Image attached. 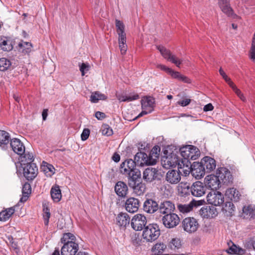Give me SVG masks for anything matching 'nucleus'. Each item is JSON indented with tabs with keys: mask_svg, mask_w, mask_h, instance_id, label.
Masks as SVG:
<instances>
[{
	"mask_svg": "<svg viewBox=\"0 0 255 255\" xmlns=\"http://www.w3.org/2000/svg\"><path fill=\"white\" fill-rule=\"evenodd\" d=\"M146 217L141 214L134 215L131 220V226L135 231H141L146 224Z\"/></svg>",
	"mask_w": 255,
	"mask_h": 255,
	"instance_id": "0eeeda50",
	"label": "nucleus"
},
{
	"mask_svg": "<svg viewBox=\"0 0 255 255\" xmlns=\"http://www.w3.org/2000/svg\"><path fill=\"white\" fill-rule=\"evenodd\" d=\"M162 221L165 227L172 228L179 224L180 219L177 214L171 213L164 216L162 217Z\"/></svg>",
	"mask_w": 255,
	"mask_h": 255,
	"instance_id": "6e6552de",
	"label": "nucleus"
},
{
	"mask_svg": "<svg viewBox=\"0 0 255 255\" xmlns=\"http://www.w3.org/2000/svg\"><path fill=\"white\" fill-rule=\"evenodd\" d=\"M158 208V204L154 198H146L143 203V210L147 213L153 214Z\"/></svg>",
	"mask_w": 255,
	"mask_h": 255,
	"instance_id": "1a4fd4ad",
	"label": "nucleus"
},
{
	"mask_svg": "<svg viewBox=\"0 0 255 255\" xmlns=\"http://www.w3.org/2000/svg\"><path fill=\"white\" fill-rule=\"evenodd\" d=\"M116 221L117 224L119 226L125 227L127 225H129L130 217L127 213L121 212L118 215Z\"/></svg>",
	"mask_w": 255,
	"mask_h": 255,
	"instance_id": "b1692460",
	"label": "nucleus"
},
{
	"mask_svg": "<svg viewBox=\"0 0 255 255\" xmlns=\"http://www.w3.org/2000/svg\"><path fill=\"white\" fill-rule=\"evenodd\" d=\"M191 163L189 162V164H186L184 167L182 166V169H180L181 172H183L185 176L189 175L190 172H191ZM179 171H180V170Z\"/></svg>",
	"mask_w": 255,
	"mask_h": 255,
	"instance_id": "13d9d810",
	"label": "nucleus"
},
{
	"mask_svg": "<svg viewBox=\"0 0 255 255\" xmlns=\"http://www.w3.org/2000/svg\"><path fill=\"white\" fill-rule=\"evenodd\" d=\"M218 4L224 13L229 16L233 15V10L230 6V0H219Z\"/></svg>",
	"mask_w": 255,
	"mask_h": 255,
	"instance_id": "bb28decb",
	"label": "nucleus"
},
{
	"mask_svg": "<svg viewBox=\"0 0 255 255\" xmlns=\"http://www.w3.org/2000/svg\"><path fill=\"white\" fill-rule=\"evenodd\" d=\"M31 186L29 183H25L22 187V194L28 195L31 193Z\"/></svg>",
	"mask_w": 255,
	"mask_h": 255,
	"instance_id": "bf43d9fd",
	"label": "nucleus"
},
{
	"mask_svg": "<svg viewBox=\"0 0 255 255\" xmlns=\"http://www.w3.org/2000/svg\"><path fill=\"white\" fill-rule=\"evenodd\" d=\"M206 170L201 163L194 164L191 168V173L196 178L200 179L203 177Z\"/></svg>",
	"mask_w": 255,
	"mask_h": 255,
	"instance_id": "4be33fe9",
	"label": "nucleus"
},
{
	"mask_svg": "<svg viewBox=\"0 0 255 255\" xmlns=\"http://www.w3.org/2000/svg\"><path fill=\"white\" fill-rule=\"evenodd\" d=\"M23 168V176L27 180H32L38 173V168L35 163L21 165Z\"/></svg>",
	"mask_w": 255,
	"mask_h": 255,
	"instance_id": "39448f33",
	"label": "nucleus"
},
{
	"mask_svg": "<svg viewBox=\"0 0 255 255\" xmlns=\"http://www.w3.org/2000/svg\"><path fill=\"white\" fill-rule=\"evenodd\" d=\"M10 146L12 150L19 155H22L25 152V146L19 139H12L10 141Z\"/></svg>",
	"mask_w": 255,
	"mask_h": 255,
	"instance_id": "a211bd4d",
	"label": "nucleus"
},
{
	"mask_svg": "<svg viewBox=\"0 0 255 255\" xmlns=\"http://www.w3.org/2000/svg\"><path fill=\"white\" fill-rule=\"evenodd\" d=\"M196 201H192L188 204H179L177 205V208L180 212L188 213L192 210L194 205L196 206Z\"/></svg>",
	"mask_w": 255,
	"mask_h": 255,
	"instance_id": "f704fd0d",
	"label": "nucleus"
},
{
	"mask_svg": "<svg viewBox=\"0 0 255 255\" xmlns=\"http://www.w3.org/2000/svg\"><path fill=\"white\" fill-rule=\"evenodd\" d=\"M18 46L23 53H28L31 51L32 44L29 42L21 41L18 44Z\"/></svg>",
	"mask_w": 255,
	"mask_h": 255,
	"instance_id": "a19ab883",
	"label": "nucleus"
},
{
	"mask_svg": "<svg viewBox=\"0 0 255 255\" xmlns=\"http://www.w3.org/2000/svg\"><path fill=\"white\" fill-rule=\"evenodd\" d=\"M190 162L186 158L180 159L179 158L177 164V166H178V169L179 170L182 169V166L184 167L186 164H189Z\"/></svg>",
	"mask_w": 255,
	"mask_h": 255,
	"instance_id": "4d7b16f0",
	"label": "nucleus"
},
{
	"mask_svg": "<svg viewBox=\"0 0 255 255\" xmlns=\"http://www.w3.org/2000/svg\"><path fill=\"white\" fill-rule=\"evenodd\" d=\"M107 99V97L103 94L99 92H95L92 93L90 97V101L92 103H97L99 100H104Z\"/></svg>",
	"mask_w": 255,
	"mask_h": 255,
	"instance_id": "4c0bfd02",
	"label": "nucleus"
},
{
	"mask_svg": "<svg viewBox=\"0 0 255 255\" xmlns=\"http://www.w3.org/2000/svg\"><path fill=\"white\" fill-rule=\"evenodd\" d=\"M157 48L160 51L161 54L168 60L170 61L175 64L178 67H180V65L182 61L179 59L175 55H171L169 50L166 49L162 46H157Z\"/></svg>",
	"mask_w": 255,
	"mask_h": 255,
	"instance_id": "f8f14e48",
	"label": "nucleus"
},
{
	"mask_svg": "<svg viewBox=\"0 0 255 255\" xmlns=\"http://www.w3.org/2000/svg\"><path fill=\"white\" fill-rule=\"evenodd\" d=\"M128 175L129 177L132 178L133 180L132 181H135V180L140 176V171L138 169L134 168V169L132 170V172L129 173Z\"/></svg>",
	"mask_w": 255,
	"mask_h": 255,
	"instance_id": "8fccbe9b",
	"label": "nucleus"
},
{
	"mask_svg": "<svg viewBox=\"0 0 255 255\" xmlns=\"http://www.w3.org/2000/svg\"><path fill=\"white\" fill-rule=\"evenodd\" d=\"M15 212L14 207H10L0 213V221H5L8 220Z\"/></svg>",
	"mask_w": 255,
	"mask_h": 255,
	"instance_id": "72a5a7b5",
	"label": "nucleus"
},
{
	"mask_svg": "<svg viewBox=\"0 0 255 255\" xmlns=\"http://www.w3.org/2000/svg\"><path fill=\"white\" fill-rule=\"evenodd\" d=\"M10 61L6 58H0V71H5L7 70L11 66Z\"/></svg>",
	"mask_w": 255,
	"mask_h": 255,
	"instance_id": "ea45409f",
	"label": "nucleus"
},
{
	"mask_svg": "<svg viewBox=\"0 0 255 255\" xmlns=\"http://www.w3.org/2000/svg\"><path fill=\"white\" fill-rule=\"evenodd\" d=\"M44 214H43V218H44V222L46 226L48 225L49 223V219L50 216V213L49 212V210L48 208H44L43 209Z\"/></svg>",
	"mask_w": 255,
	"mask_h": 255,
	"instance_id": "6e6d98bb",
	"label": "nucleus"
},
{
	"mask_svg": "<svg viewBox=\"0 0 255 255\" xmlns=\"http://www.w3.org/2000/svg\"><path fill=\"white\" fill-rule=\"evenodd\" d=\"M182 226L185 231L189 233H192L196 231L199 227V224L196 219L188 217L183 220Z\"/></svg>",
	"mask_w": 255,
	"mask_h": 255,
	"instance_id": "423d86ee",
	"label": "nucleus"
},
{
	"mask_svg": "<svg viewBox=\"0 0 255 255\" xmlns=\"http://www.w3.org/2000/svg\"><path fill=\"white\" fill-rule=\"evenodd\" d=\"M141 104L142 109H145L151 113L154 107V99L150 97L144 98L141 100Z\"/></svg>",
	"mask_w": 255,
	"mask_h": 255,
	"instance_id": "393cba45",
	"label": "nucleus"
},
{
	"mask_svg": "<svg viewBox=\"0 0 255 255\" xmlns=\"http://www.w3.org/2000/svg\"><path fill=\"white\" fill-rule=\"evenodd\" d=\"M169 74H170L173 78L179 80L181 74L177 71H174L172 69L171 70Z\"/></svg>",
	"mask_w": 255,
	"mask_h": 255,
	"instance_id": "0e129e2a",
	"label": "nucleus"
},
{
	"mask_svg": "<svg viewBox=\"0 0 255 255\" xmlns=\"http://www.w3.org/2000/svg\"><path fill=\"white\" fill-rule=\"evenodd\" d=\"M9 134L4 130H0V146L4 147L9 141Z\"/></svg>",
	"mask_w": 255,
	"mask_h": 255,
	"instance_id": "c9c22d12",
	"label": "nucleus"
},
{
	"mask_svg": "<svg viewBox=\"0 0 255 255\" xmlns=\"http://www.w3.org/2000/svg\"><path fill=\"white\" fill-rule=\"evenodd\" d=\"M95 117L97 119L102 120L105 118L106 115L104 113L101 112H97L95 113Z\"/></svg>",
	"mask_w": 255,
	"mask_h": 255,
	"instance_id": "338daca9",
	"label": "nucleus"
},
{
	"mask_svg": "<svg viewBox=\"0 0 255 255\" xmlns=\"http://www.w3.org/2000/svg\"><path fill=\"white\" fill-rule=\"evenodd\" d=\"M181 156L187 160H196L200 155V151L198 148L192 145H187L180 149Z\"/></svg>",
	"mask_w": 255,
	"mask_h": 255,
	"instance_id": "f03ea898",
	"label": "nucleus"
},
{
	"mask_svg": "<svg viewBox=\"0 0 255 255\" xmlns=\"http://www.w3.org/2000/svg\"><path fill=\"white\" fill-rule=\"evenodd\" d=\"M179 157L175 154H172L171 157H166V162L167 165L170 167H176L178 161Z\"/></svg>",
	"mask_w": 255,
	"mask_h": 255,
	"instance_id": "c03bdc74",
	"label": "nucleus"
},
{
	"mask_svg": "<svg viewBox=\"0 0 255 255\" xmlns=\"http://www.w3.org/2000/svg\"><path fill=\"white\" fill-rule=\"evenodd\" d=\"M119 46L120 49L121 53L122 55L126 54L127 50V45L126 44V37H119Z\"/></svg>",
	"mask_w": 255,
	"mask_h": 255,
	"instance_id": "79ce46f5",
	"label": "nucleus"
},
{
	"mask_svg": "<svg viewBox=\"0 0 255 255\" xmlns=\"http://www.w3.org/2000/svg\"><path fill=\"white\" fill-rule=\"evenodd\" d=\"M158 170L152 167L147 168L143 172V179L146 182H151L157 178Z\"/></svg>",
	"mask_w": 255,
	"mask_h": 255,
	"instance_id": "aec40b11",
	"label": "nucleus"
},
{
	"mask_svg": "<svg viewBox=\"0 0 255 255\" xmlns=\"http://www.w3.org/2000/svg\"><path fill=\"white\" fill-rule=\"evenodd\" d=\"M0 47L5 51H9L13 49L12 41L6 37L0 39Z\"/></svg>",
	"mask_w": 255,
	"mask_h": 255,
	"instance_id": "2f4dec72",
	"label": "nucleus"
},
{
	"mask_svg": "<svg viewBox=\"0 0 255 255\" xmlns=\"http://www.w3.org/2000/svg\"><path fill=\"white\" fill-rule=\"evenodd\" d=\"M139 207V201L138 199L130 197L125 203L126 210L129 213H133L137 212Z\"/></svg>",
	"mask_w": 255,
	"mask_h": 255,
	"instance_id": "dca6fc26",
	"label": "nucleus"
},
{
	"mask_svg": "<svg viewBox=\"0 0 255 255\" xmlns=\"http://www.w3.org/2000/svg\"><path fill=\"white\" fill-rule=\"evenodd\" d=\"M235 208L233 204L231 202H227L225 203V206L223 208V210L226 212L231 214L234 211Z\"/></svg>",
	"mask_w": 255,
	"mask_h": 255,
	"instance_id": "603ef678",
	"label": "nucleus"
},
{
	"mask_svg": "<svg viewBox=\"0 0 255 255\" xmlns=\"http://www.w3.org/2000/svg\"><path fill=\"white\" fill-rule=\"evenodd\" d=\"M250 57L253 60H255V33L252 38L251 47L250 50Z\"/></svg>",
	"mask_w": 255,
	"mask_h": 255,
	"instance_id": "09e8293b",
	"label": "nucleus"
},
{
	"mask_svg": "<svg viewBox=\"0 0 255 255\" xmlns=\"http://www.w3.org/2000/svg\"><path fill=\"white\" fill-rule=\"evenodd\" d=\"M225 195L234 202L239 201L242 196L240 192L235 188L228 189Z\"/></svg>",
	"mask_w": 255,
	"mask_h": 255,
	"instance_id": "a878e982",
	"label": "nucleus"
},
{
	"mask_svg": "<svg viewBox=\"0 0 255 255\" xmlns=\"http://www.w3.org/2000/svg\"><path fill=\"white\" fill-rule=\"evenodd\" d=\"M179 194L182 196L189 195V192L191 188L190 185L187 182H181L177 186Z\"/></svg>",
	"mask_w": 255,
	"mask_h": 255,
	"instance_id": "c756f323",
	"label": "nucleus"
},
{
	"mask_svg": "<svg viewBox=\"0 0 255 255\" xmlns=\"http://www.w3.org/2000/svg\"><path fill=\"white\" fill-rule=\"evenodd\" d=\"M157 67L158 68H160V69H161L163 71H165L168 74L169 73V72H170V71L171 70V68L167 67L165 66V65H162V64H159L157 66Z\"/></svg>",
	"mask_w": 255,
	"mask_h": 255,
	"instance_id": "774afa93",
	"label": "nucleus"
},
{
	"mask_svg": "<svg viewBox=\"0 0 255 255\" xmlns=\"http://www.w3.org/2000/svg\"><path fill=\"white\" fill-rule=\"evenodd\" d=\"M178 80L181 81L185 83H190L191 80L187 76L181 74Z\"/></svg>",
	"mask_w": 255,
	"mask_h": 255,
	"instance_id": "69168bd1",
	"label": "nucleus"
},
{
	"mask_svg": "<svg viewBox=\"0 0 255 255\" xmlns=\"http://www.w3.org/2000/svg\"><path fill=\"white\" fill-rule=\"evenodd\" d=\"M243 211L247 218H253L255 216V207L251 205L245 206L243 209Z\"/></svg>",
	"mask_w": 255,
	"mask_h": 255,
	"instance_id": "58836bf2",
	"label": "nucleus"
},
{
	"mask_svg": "<svg viewBox=\"0 0 255 255\" xmlns=\"http://www.w3.org/2000/svg\"><path fill=\"white\" fill-rule=\"evenodd\" d=\"M117 98L120 102H129L138 99L139 98V96L137 94L130 95L128 96L124 95H118Z\"/></svg>",
	"mask_w": 255,
	"mask_h": 255,
	"instance_id": "37998d69",
	"label": "nucleus"
},
{
	"mask_svg": "<svg viewBox=\"0 0 255 255\" xmlns=\"http://www.w3.org/2000/svg\"><path fill=\"white\" fill-rule=\"evenodd\" d=\"M229 253L230 254H236L239 255H243L245 253V251L239 247L233 244L229 249Z\"/></svg>",
	"mask_w": 255,
	"mask_h": 255,
	"instance_id": "a18cd8bd",
	"label": "nucleus"
},
{
	"mask_svg": "<svg viewBox=\"0 0 255 255\" xmlns=\"http://www.w3.org/2000/svg\"><path fill=\"white\" fill-rule=\"evenodd\" d=\"M20 162L21 165H27V164L33 163V155L32 153L24 152L22 155H20Z\"/></svg>",
	"mask_w": 255,
	"mask_h": 255,
	"instance_id": "7c9ffc66",
	"label": "nucleus"
},
{
	"mask_svg": "<svg viewBox=\"0 0 255 255\" xmlns=\"http://www.w3.org/2000/svg\"><path fill=\"white\" fill-rule=\"evenodd\" d=\"M235 208L233 204L231 202H227L225 203V206L223 208V210L226 212L231 214L234 211Z\"/></svg>",
	"mask_w": 255,
	"mask_h": 255,
	"instance_id": "3c124183",
	"label": "nucleus"
},
{
	"mask_svg": "<svg viewBox=\"0 0 255 255\" xmlns=\"http://www.w3.org/2000/svg\"><path fill=\"white\" fill-rule=\"evenodd\" d=\"M115 191L119 196L125 197L127 194L128 187L124 182L119 181L115 186Z\"/></svg>",
	"mask_w": 255,
	"mask_h": 255,
	"instance_id": "cd10ccee",
	"label": "nucleus"
},
{
	"mask_svg": "<svg viewBox=\"0 0 255 255\" xmlns=\"http://www.w3.org/2000/svg\"><path fill=\"white\" fill-rule=\"evenodd\" d=\"M160 234L158 226L156 224H149L145 227L142 237L147 242H152L158 239Z\"/></svg>",
	"mask_w": 255,
	"mask_h": 255,
	"instance_id": "f257e3e1",
	"label": "nucleus"
},
{
	"mask_svg": "<svg viewBox=\"0 0 255 255\" xmlns=\"http://www.w3.org/2000/svg\"><path fill=\"white\" fill-rule=\"evenodd\" d=\"M44 171L46 172H49L50 173H49V175L51 176L55 173V168L52 165L48 164L44 169Z\"/></svg>",
	"mask_w": 255,
	"mask_h": 255,
	"instance_id": "680f3d73",
	"label": "nucleus"
},
{
	"mask_svg": "<svg viewBox=\"0 0 255 255\" xmlns=\"http://www.w3.org/2000/svg\"><path fill=\"white\" fill-rule=\"evenodd\" d=\"M161 214L167 215L171 214L174 209V205L169 201H165L161 203L158 208Z\"/></svg>",
	"mask_w": 255,
	"mask_h": 255,
	"instance_id": "5701e85b",
	"label": "nucleus"
},
{
	"mask_svg": "<svg viewBox=\"0 0 255 255\" xmlns=\"http://www.w3.org/2000/svg\"><path fill=\"white\" fill-rule=\"evenodd\" d=\"M191 102V100L190 99H185L179 101L177 103L178 105H180L182 107H185L188 105Z\"/></svg>",
	"mask_w": 255,
	"mask_h": 255,
	"instance_id": "e2e57ef3",
	"label": "nucleus"
},
{
	"mask_svg": "<svg viewBox=\"0 0 255 255\" xmlns=\"http://www.w3.org/2000/svg\"><path fill=\"white\" fill-rule=\"evenodd\" d=\"M134 161L136 165L140 166L155 164L154 160H152L145 153L142 152H137L135 155Z\"/></svg>",
	"mask_w": 255,
	"mask_h": 255,
	"instance_id": "20e7f679",
	"label": "nucleus"
},
{
	"mask_svg": "<svg viewBox=\"0 0 255 255\" xmlns=\"http://www.w3.org/2000/svg\"><path fill=\"white\" fill-rule=\"evenodd\" d=\"M116 26L119 37H126V34L125 31V25L123 22L119 20L116 19Z\"/></svg>",
	"mask_w": 255,
	"mask_h": 255,
	"instance_id": "e433bc0d",
	"label": "nucleus"
},
{
	"mask_svg": "<svg viewBox=\"0 0 255 255\" xmlns=\"http://www.w3.org/2000/svg\"><path fill=\"white\" fill-rule=\"evenodd\" d=\"M103 135L106 136H110L113 134V129L107 124H103L101 129Z\"/></svg>",
	"mask_w": 255,
	"mask_h": 255,
	"instance_id": "49530a36",
	"label": "nucleus"
},
{
	"mask_svg": "<svg viewBox=\"0 0 255 255\" xmlns=\"http://www.w3.org/2000/svg\"><path fill=\"white\" fill-rule=\"evenodd\" d=\"M206 185L211 190H216L219 188L220 185L222 183L218 175H209L205 178Z\"/></svg>",
	"mask_w": 255,
	"mask_h": 255,
	"instance_id": "4468645a",
	"label": "nucleus"
},
{
	"mask_svg": "<svg viewBox=\"0 0 255 255\" xmlns=\"http://www.w3.org/2000/svg\"><path fill=\"white\" fill-rule=\"evenodd\" d=\"M207 200L209 204L215 206H220L224 202V197L221 192L217 191H212L208 194Z\"/></svg>",
	"mask_w": 255,
	"mask_h": 255,
	"instance_id": "7ed1b4c3",
	"label": "nucleus"
},
{
	"mask_svg": "<svg viewBox=\"0 0 255 255\" xmlns=\"http://www.w3.org/2000/svg\"><path fill=\"white\" fill-rule=\"evenodd\" d=\"M78 248V245L75 242L67 241L61 249V255H75Z\"/></svg>",
	"mask_w": 255,
	"mask_h": 255,
	"instance_id": "9b49d317",
	"label": "nucleus"
},
{
	"mask_svg": "<svg viewBox=\"0 0 255 255\" xmlns=\"http://www.w3.org/2000/svg\"><path fill=\"white\" fill-rule=\"evenodd\" d=\"M216 174L218 175L221 182L228 185L232 182L233 177L230 171L225 167H221L218 169Z\"/></svg>",
	"mask_w": 255,
	"mask_h": 255,
	"instance_id": "9d476101",
	"label": "nucleus"
},
{
	"mask_svg": "<svg viewBox=\"0 0 255 255\" xmlns=\"http://www.w3.org/2000/svg\"><path fill=\"white\" fill-rule=\"evenodd\" d=\"M51 196L54 202H58L61 199V190L58 186L52 187L50 190Z\"/></svg>",
	"mask_w": 255,
	"mask_h": 255,
	"instance_id": "473e14b6",
	"label": "nucleus"
},
{
	"mask_svg": "<svg viewBox=\"0 0 255 255\" xmlns=\"http://www.w3.org/2000/svg\"><path fill=\"white\" fill-rule=\"evenodd\" d=\"M136 163L132 159H128L123 162L121 165L120 171L123 174L128 175L135 168Z\"/></svg>",
	"mask_w": 255,
	"mask_h": 255,
	"instance_id": "6ab92c4d",
	"label": "nucleus"
},
{
	"mask_svg": "<svg viewBox=\"0 0 255 255\" xmlns=\"http://www.w3.org/2000/svg\"><path fill=\"white\" fill-rule=\"evenodd\" d=\"M79 66L80 71L82 76H84L90 69V65L87 63H82L81 65H79Z\"/></svg>",
	"mask_w": 255,
	"mask_h": 255,
	"instance_id": "864d4df0",
	"label": "nucleus"
},
{
	"mask_svg": "<svg viewBox=\"0 0 255 255\" xmlns=\"http://www.w3.org/2000/svg\"><path fill=\"white\" fill-rule=\"evenodd\" d=\"M75 239V236L71 233H68L63 235V238L61 239V241L64 244L69 241L68 240H71L72 241Z\"/></svg>",
	"mask_w": 255,
	"mask_h": 255,
	"instance_id": "5fc2aeb1",
	"label": "nucleus"
},
{
	"mask_svg": "<svg viewBox=\"0 0 255 255\" xmlns=\"http://www.w3.org/2000/svg\"><path fill=\"white\" fill-rule=\"evenodd\" d=\"M169 246L172 249H179L181 246V242L179 239L174 238L169 243Z\"/></svg>",
	"mask_w": 255,
	"mask_h": 255,
	"instance_id": "de8ad7c7",
	"label": "nucleus"
},
{
	"mask_svg": "<svg viewBox=\"0 0 255 255\" xmlns=\"http://www.w3.org/2000/svg\"><path fill=\"white\" fill-rule=\"evenodd\" d=\"M90 134V130L88 128H85L83 130L81 137L83 141L86 140L89 137Z\"/></svg>",
	"mask_w": 255,
	"mask_h": 255,
	"instance_id": "052dcab7",
	"label": "nucleus"
},
{
	"mask_svg": "<svg viewBox=\"0 0 255 255\" xmlns=\"http://www.w3.org/2000/svg\"><path fill=\"white\" fill-rule=\"evenodd\" d=\"M130 186L133 188L134 193L138 196L142 195L145 192V185L142 182L132 181L130 183Z\"/></svg>",
	"mask_w": 255,
	"mask_h": 255,
	"instance_id": "c85d7f7f",
	"label": "nucleus"
},
{
	"mask_svg": "<svg viewBox=\"0 0 255 255\" xmlns=\"http://www.w3.org/2000/svg\"><path fill=\"white\" fill-rule=\"evenodd\" d=\"M206 187L200 181H196L192 185L190 189L192 194L196 197H201L205 194Z\"/></svg>",
	"mask_w": 255,
	"mask_h": 255,
	"instance_id": "f3484780",
	"label": "nucleus"
},
{
	"mask_svg": "<svg viewBox=\"0 0 255 255\" xmlns=\"http://www.w3.org/2000/svg\"><path fill=\"white\" fill-rule=\"evenodd\" d=\"M199 214L204 218H213L217 216L218 212L213 206H204L199 210Z\"/></svg>",
	"mask_w": 255,
	"mask_h": 255,
	"instance_id": "2eb2a0df",
	"label": "nucleus"
},
{
	"mask_svg": "<svg viewBox=\"0 0 255 255\" xmlns=\"http://www.w3.org/2000/svg\"><path fill=\"white\" fill-rule=\"evenodd\" d=\"M207 172L213 170L216 166L215 160L210 157H204L200 162Z\"/></svg>",
	"mask_w": 255,
	"mask_h": 255,
	"instance_id": "412c9836",
	"label": "nucleus"
},
{
	"mask_svg": "<svg viewBox=\"0 0 255 255\" xmlns=\"http://www.w3.org/2000/svg\"><path fill=\"white\" fill-rule=\"evenodd\" d=\"M181 180V171L174 169L169 170L165 175V180L171 184H176Z\"/></svg>",
	"mask_w": 255,
	"mask_h": 255,
	"instance_id": "ddd939ff",
	"label": "nucleus"
}]
</instances>
